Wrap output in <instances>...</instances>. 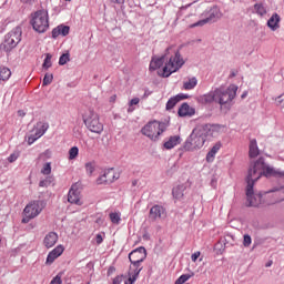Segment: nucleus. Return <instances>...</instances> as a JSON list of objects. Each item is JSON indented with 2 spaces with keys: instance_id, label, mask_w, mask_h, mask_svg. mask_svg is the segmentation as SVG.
Listing matches in <instances>:
<instances>
[{
  "instance_id": "nucleus-1",
  "label": "nucleus",
  "mask_w": 284,
  "mask_h": 284,
  "mask_svg": "<svg viewBox=\"0 0 284 284\" xmlns=\"http://www.w3.org/2000/svg\"><path fill=\"white\" fill-rule=\"evenodd\" d=\"M274 174H276V171L267 165L263 158H260L250 166L246 178V201L250 207H258V205L265 203V194L254 193V183L258 181L261 176H274Z\"/></svg>"
},
{
  "instance_id": "nucleus-2",
  "label": "nucleus",
  "mask_w": 284,
  "mask_h": 284,
  "mask_svg": "<svg viewBox=\"0 0 284 284\" xmlns=\"http://www.w3.org/2000/svg\"><path fill=\"white\" fill-rule=\"evenodd\" d=\"M222 130L220 124H205L195 128L187 140L184 143V150L187 152H194V150H201L205 145L207 139L216 136Z\"/></svg>"
},
{
  "instance_id": "nucleus-3",
  "label": "nucleus",
  "mask_w": 284,
  "mask_h": 284,
  "mask_svg": "<svg viewBox=\"0 0 284 284\" xmlns=\"http://www.w3.org/2000/svg\"><path fill=\"white\" fill-rule=\"evenodd\" d=\"M164 59L166 62L161 71H159V75L168 79L174 72H179L183 65H185V59L181 54V51L176 45H170L164 51Z\"/></svg>"
},
{
  "instance_id": "nucleus-4",
  "label": "nucleus",
  "mask_w": 284,
  "mask_h": 284,
  "mask_svg": "<svg viewBox=\"0 0 284 284\" xmlns=\"http://www.w3.org/2000/svg\"><path fill=\"white\" fill-rule=\"evenodd\" d=\"M148 258V251H145V247L141 246L135 250H133L129 254V261L131 265L129 266L128 271V280L124 282V284H134L136 283V278H139V275L141 274L143 266H141V263Z\"/></svg>"
},
{
  "instance_id": "nucleus-5",
  "label": "nucleus",
  "mask_w": 284,
  "mask_h": 284,
  "mask_svg": "<svg viewBox=\"0 0 284 284\" xmlns=\"http://www.w3.org/2000/svg\"><path fill=\"white\" fill-rule=\"evenodd\" d=\"M239 87L235 84H230L226 89L225 87H220L215 89L216 103L223 108V105H230L234 99H236V92Z\"/></svg>"
},
{
  "instance_id": "nucleus-6",
  "label": "nucleus",
  "mask_w": 284,
  "mask_h": 284,
  "mask_svg": "<svg viewBox=\"0 0 284 284\" xmlns=\"http://www.w3.org/2000/svg\"><path fill=\"white\" fill-rule=\"evenodd\" d=\"M31 26L33 30L40 34L48 32V28H50V16H48V10L42 9L36 11L32 14Z\"/></svg>"
},
{
  "instance_id": "nucleus-7",
  "label": "nucleus",
  "mask_w": 284,
  "mask_h": 284,
  "mask_svg": "<svg viewBox=\"0 0 284 284\" xmlns=\"http://www.w3.org/2000/svg\"><path fill=\"white\" fill-rule=\"evenodd\" d=\"M83 123L90 132H93V134L103 133V123H101V119L97 112L88 110L83 114Z\"/></svg>"
},
{
  "instance_id": "nucleus-8",
  "label": "nucleus",
  "mask_w": 284,
  "mask_h": 284,
  "mask_svg": "<svg viewBox=\"0 0 284 284\" xmlns=\"http://www.w3.org/2000/svg\"><path fill=\"white\" fill-rule=\"evenodd\" d=\"M45 207V204L41 200H34L31 201L23 210L24 217L22 219V223H30L32 219H37L41 212H43V209Z\"/></svg>"
},
{
  "instance_id": "nucleus-9",
  "label": "nucleus",
  "mask_w": 284,
  "mask_h": 284,
  "mask_svg": "<svg viewBox=\"0 0 284 284\" xmlns=\"http://www.w3.org/2000/svg\"><path fill=\"white\" fill-rule=\"evenodd\" d=\"M141 132L151 141H159L161 133L165 132V124L158 121L149 122L142 128Z\"/></svg>"
},
{
  "instance_id": "nucleus-10",
  "label": "nucleus",
  "mask_w": 284,
  "mask_h": 284,
  "mask_svg": "<svg viewBox=\"0 0 284 284\" xmlns=\"http://www.w3.org/2000/svg\"><path fill=\"white\" fill-rule=\"evenodd\" d=\"M21 42V29L16 28L11 32H9L4 40L6 50H12V48H17Z\"/></svg>"
},
{
  "instance_id": "nucleus-11",
  "label": "nucleus",
  "mask_w": 284,
  "mask_h": 284,
  "mask_svg": "<svg viewBox=\"0 0 284 284\" xmlns=\"http://www.w3.org/2000/svg\"><path fill=\"white\" fill-rule=\"evenodd\" d=\"M168 216V211L163 207V205L155 204L150 209L149 212V221L151 223H156V221H161Z\"/></svg>"
},
{
  "instance_id": "nucleus-12",
  "label": "nucleus",
  "mask_w": 284,
  "mask_h": 284,
  "mask_svg": "<svg viewBox=\"0 0 284 284\" xmlns=\"http://www.w3.org/2000/svg\"><path fill=\"white\" fill-rule=\"evenodd\" d=\"M68 201L73 205H83V202H81V183L78 182L71 186Z\"/></svg>"
},
{
  "instance_id": "nucleus-13",
  "label": "nucleus",
  "mask_w": 284,
  "mask_h": 284,
  "mask_svg": "<svg viewBox=\"0 0 284 284\" xmlns=\"http://www.w3.org/2000/svg\"><path fill=\"white\" fill-rule=\"evenodd\" d=\"M45 132H48V124L38 123L34 130V134H31L28 138V144L32 145V143H34V141H37L38 139H41V136H43Z\"/></svg>"
},
{
  "instance_id": "nucleus-14",
  "label": "nucleus",
  "mask_w": 284,
  "mask_h": 284,
  "mask_svg": "<svg viewBox=\"0 0 284 284\" xmlns=\"http://www.w3.org/2000/svg\"><path fill=\"white\" fill-rule=\"evenodd\" d=\"M264 202L266 205H276V203H281L276 187H273L271 191L264 193Z\"/></svg>"
},
{
  "instance_id": "nucleus-15",
  "label": "nucleus",
  "mask_w": 284,
  "mask_h": 284,
  "mask_svg": "<svg viewBox=\"0 0 284 284\" xmlns=\"http://www.w3.org/2000/svg\"><path fill=\"white\" fill-rule=\"evenodd\" d=\"M63 252H65V247L63 245L60 244V245L55 246L51 252H49V254L47 256L45 264L52 265V263H54V260L59 258V256H61V254H63Z\"/></svg>"
},
{
  "instance_id": "nucleus-16",
  "label": "nucleus",
  "mask_w": 284,
  "mask_h": 284,
  "mask_svg": "<svg viewBox=\"0 0 284 284\" xmlns=\"http://www.w3.org/2000/svg\"><path fill=\"white\" fill-rule=\"evenodd\" d=\"M59 241V235L55 232H49L43 240V245L47 250L54 247Z\"/></svg>"
},
{
  "instance_id": "nucleus-17",
  "label": "nucleus",
  "mask_w": 284,
  "mask_h": 284,
  "mask_svg": "<svg viewBox=\"0 0 284 284\" xmlns=\"http://www.w3.org/2000/svg\"><path fill=\"white\" fill-rule=\"evenodd\" d=\"M165 62H166L165 54H163L160 58L153 57L150 62L149 70H151V72H154V70H159L160 68H163V65H165Z\"/></svg>"
},
{
  "instance_id": "nucleus-18",
  "label": "nucleus",
  "mask_w": 284,
  "mask_h": 284,
  "mask_svg": "<svg viewBox=\"0 0 284 284\" xmlns=\"http://www.w3.org/2000/svg\"><path fill=\"white\" fill-rule=\"evenodd\" d=\"M179 116H194L196 110L187 103H182L178 111Z\"/></svg>"
},
{
  "instance_id": "nucleus-19",
  "label": "nucleus",
  "mask_w": 284,
  "mask_h": 284,
  "mask_svg": "<svg viewBox=\"0 0 284 284\" xmlns=\"http://www.w3.org/2000/svg\"><path fill=\"white\" fill-rule=\"evenodd\" d=\"M214 19H219V12H216V9L211 10L210 17H207L206 19H203L193 24H190V28H199V27L205 26V23H210V21H214Z\"/></svg>"
},
{
  "instance_id": "nucleus-20",
  "label": "nucleus",
  "mask_w": 284,
  "mask_h": 284,
  "mask_svg": "<svg viewBox=\"0 0 284 284\" xmlns=\"http://www.w3.org/2000/svg\"><path fill=\"white\" fill-rule=\"evenodd\" d=\"M280 23H281V16H278V13H273L267 21V26L273 32H276V30L281 28Z\"/></svg>"
},
{
  "instance_id": "nucleus-21",
  "label": "nucleus",
  "mask_w": 284,
  "mask_h": 284,
  "mask_svg": "<svg viewBox=\"0 0 284 284\" xmlns=\"http://www.w3.org/2000/svg\"><path fill=\"white\" fill-rule=\"evenodd\" d=\"M181 143V136L180 135H173L170 136L166 142H164L165 150H172L176 148V145H180Z\"/></svg>"
},
{
  "instance_id": "nucleus-22",
  "label": "nucleus",
  "mask_w": 284,
  "mask_h": 284,
  "mask_svg": "<svg viewBox=\"0 0 284 284\" xmlns=\"http://www.w3.org/2000/svg\"><path fill=\"white\" fill-rule=\"evenodd\" d=\"M184 99H187V95H185V94H178V95L171 98V99L166 102V110H172V109H174V106L176 105V103H179V101H183Z\"/></svg>"
},
{
  "instance_id": "nucleus-23",
  "label": "nucleus",
  "mask_w": 284,
  "mask_h": 284,
  "mask_svg": "<svg viewBox=\"0 0 284 284\" xmlns=\"http://www.w3.org/2000/svg\"><path fill=\"white\" fill-rule=\"evenodd\" d=\"M258 154H260L258 144L256 143V139H253L250 141L248 156L251 159H256V156H258Z\"/></svg>"
},
{
  "instance_id": "nucleus-24",
  "label": "nucleus",
  "mask_w": 284,
  "mask_h": 284,
  "mask_svg": "<svg viewBox=\"0 0 284 284\" xmlns=\"http://www.w3.org/2000/svg\"><path fill=\"white\" fill-rule=\"evenodd\" d=\"M104 178L106 183H114V181L119 180V173L114 169H109L104 172Z\"/></svg>"
},
{
  "instance_id": "nucleus-25",
  "label": "nucleus",
  "mask_w": 284,
  "mask_h": 284,
  "mask_svg": "<svg viewBox=\"0 0 284 284\" xmlns=\"http://www.w3.org/2000/svg\"><path fill=\"white\" fill-rule=\"evenodd\" d=\"M12 77V71L8 67L0 65V82L9 81Z\"/></svg>"
},
{
  "instance_id": "nucleus-26",
  "label": "nucleus",
  "mask_w": 284,
  "mask_h": 284,
  "mask_svg": "<svg viewBox=\"0 0 284 284\" xmlns=\"http://www.w3.org/2000/svg\"><path fill=\"white\" fill-rule=\"evenodd\" d=\"M219 150H221V143H216L206 154V161L207 163H212L214 161V158L216 154H219Z\"/></svg>"
},
{
  "instance_id": "nucleus-27",
  "label": "nucleus",
  "mask_w": 284,
  "mask_h": 284,
  "mask_svg": "<svg viewBox=\"0 0 284 284\" xmlns=\"http://www.w3.org/2000/svg\"><path fill=\"white\" fill-rule=\"evenodd\" d=\"M183 192H185V186H174L172 191L173 197H175L176 201H181V199H183Z\"/></svg>"
},
{
  "instance_id": "nucleus-28",
  "label": "nucleus",
  "mask_w": 284,
  "mask_h": 284,
  "mask_svg": "<svg viewBox=\"0 0 284 284\" xmlns=\"http://www.w3.org/2000/svg\"><path fill=\"white\" fill-rule=\"evenodd\" d=\"M203 103H216V90L213 92L206 93L202 97Z\"/></svg>"
},
{
  "instance_id": "nucleus-29",
  "label": "nucleus",
  "mask_w": 284,
  "mask_h": 284,
  "mask_svg": "<svg viewBox=\"0 0 284 284\" xmlns=\"http://www.w3.org/2000/svg\"><path fill=\"white\" fill-rule=\"evenodd\" d=\"M254 10H255L256 14H258L260 17H265V14H267V9L265 8V6L263 3H255Z\"/></svg>"
},
{
  "instance_id": "nucleus-30",
  "label": "nucleus",
  "mask_w": 284,
  "mask_h": 284,
  "mask_svg": "<svg viewBox=\"0 0 284 284\" xmlns=\"http://www.w3.org/2000/svg\"><path fill=\"white\" fill-rule=\"evenodd\" d=\"M199 80L196 78H191L189 81L183 83L184 90H194L195 85H197Z\"/></svg>"
},
{
  "instance_id": "nucleus-31",
  "label": "nucleus",
  "mask_w": 284,
  "mask_h": 284,
  "mask_svg": "<svg viewBox=\"0 0 284 284\" xmlns=\"http://www.w3.org/2000/svg\"><path fill=\"white\" fill-rule=\"evenodd\" d=\"M41 174H43L44 176H50V174H52V163H44L41 169Z\"/></svg>"
},
{
  "instance_id": "nucleus-32",
  "label": "nucleus",
  "mask_w": 284,
  "mask_h": 284,
  "mask_svg": "<svg viewBox=\"0 0 284 284\" xmlns=\"http://www.w3.org/2000/svg\"><path fill=\"white\" fill-rule=\"evenodd\" d=\"M109 219L114 225H119L121 223V214L119 213H110Z\"/></svg>"
},
{
  "instance_id": "nucleus-33",
  "label": "nucleus",
  "mask_w": 284,
  "mask_h": 284,
  "mask_svg": "<svg viewBox=\"0 0 284 284\" xmlns=\"http://www.w3.org/2000/svg\"><path fill=\"white\" fill-rule=\"evenodd\" d=\"M42 68H44L45 70L52 68V54L47 53Z\"/></svg>"
},
{
  "instance_id": "nucleus-34",
  "label": "nucleus",
  "mask_w": 284,
  "mask_h": 284,
  "mask_svg": "<svg viewBox=\"0 0 284 284\" xmlns=\"http://www.w3.org/2000/svg\"><path fill=\"white\" fill-rule=\"evenodd\" d=\"M77 156H79V148L77 146H72L69 151V159L70 161L77 159Z\"/></svg>"
},
{
  "instance_id": "nucleus-35",
  "label": "nucleus",
  "mask_w": 284,
  "mask_h": 284,
  "mask_svg": "<svg viewBox=\"0 0 284 284\" xmlns=\"http://www.w3.org/2000/svg\"><path fill=\"white\" fill-rule=\"evenodd\" d=\"M70 61V53H64L59 59V65H65Z\"/></svg>"
},
{
  "instance_id": "nucleus-36",
  "label": "nucleus",
  "mask_w": 284,
  "mask_h": 284,
  "mask_svg": "<svg viewBox=\"0 0 284 284\" xmlns=\"http://www.w3.org/2000/svg\"><path fill=\"white\" fill-rule=\"evenodd\" d=\"M52 79H54V75L47 73L43 78L42 85H50V83H52Z\"/></svg>"
},
{
  "instance_id": "nucleus-37",
  "label": "nucleus",
  "mask_w": 284,
  "mask_h": 284,
  "mask_svg": "<svg viewBox=\"0 0 284 284\" xmlns=\"http://www.w3.org/2000/svg\"><path fill=\"white\" fill-rule=\"evenodd\" d=\"M94 163L93 162H88L85 164V170H87V173L92 176V173L94 172Z\"/></svg>"
},
{
  "instance_id": "nucleus-38",
  "label": "nucleus",
  "mask_w": 284,
  "mask_h": 284,
  "mask_svg": "<svg viewBox=\"0 0 284 284\" xmlns=\"http://www.w3.org/2000/svg\"><path fill=\"white\" fill-rule=\"evenodd\" d=\"M60 30V34H62V37H68V34H70V27L64 26V27H58Z\"/></svg>"
},
{
  "instance_id": "nucleus-39",
  "label": "nucleus",
  "mask_w": 284,
  "mask_h": 284,
  "mask_svg": "<svg viewBox=\"0 0 284 284\" xmlns=\"http://www.w3.org/2000/svg\"><path fill=\"white\" fill-rule=\"evenodd\" d=\"M243 245L244 247H250L252 245V236L244 235Z\"/></svg>"
},
{
  "instance_id": "nucleus-40",
  "label": "nucleus",
  "mask_w": 284,
  "mask_h": 284,
  "mask_svg": "<svg viewBox=\"0 0 284 284\" xmlns=\"http://www.w3.org/2000/svg\"><path fill=\"white\" fill-rule=\"evenodd\" d=\"M275 103L276 105H278L280 108H284V93L281 94L280 97H277L275 99Z\"/></svg>"
},
{
  "instance_id": "nucleus-41",
  "label": "nucleus",
  "mask_w": 284,
  "mask_h": 284,
  "mask_svg": "<svg viewBox=\"0 0 284 284\" xmlns=\"http://www.w3.org/2000/svg\"><path fill=\"white\" fill-rule=\"evenodd\" d=\"M97 185H108V181H105L104 174L97 179Z\"/></svg>"
},
{
  "instance_id": "nucleus-42",
  "label": "nucleus",
  "mask_w": 284,
  "mask_h": 284,
  "mask_svg": "<svg viewBox=\"0 0 284 284\" xmlns=\"http://www.w3.org/2000/svg\"><path fill=\"white\" fill-rule=\"evenodd\" d=\"M276 190H277V196H280V203H282V201H284V186L276 187Z\"/></svg>"
},
{
  "instance_id": "nucleus-43",
  "label": "nucleus",
  "mask_w": 284,
  "mask_h": 284,
  "mask_svg": "<svg viewBox=\"0 0 284 284\" xmlns=\"http://www.w3.org/2000/svg\"><path fill=\"white\" fill-rule=\"evenodd\" d=\"M17 159H19V152H14L11 155H9L8 161H9V163H14V161H17Z\"/></svg>"
},
{
  "instance_id": "nucleus-44",
  "label": "nucleus",
  "mask_w": 284,
  "mask_h": 284,
  "mask_svg": "<svg viewBox=\"0 0 284 284\" xmlns=\"http://www.w3.org/2000/svg\"><path fill=\"white\" fill-rule=\"evenodd\" d=\"M201 256V251H196L195 253H193L191 255V260L193 263H196V261H199V257Z\"/></svg>"
},
{
  "instance_id": "nucleus-45",
  "label": "nucleus",
  "mask_w": 284,
  "mask_h": 284,
  "mask_svg": "<svg viewBox=\"0 0 284 284\" xmlns=\"http://www.w3.org/2000/svg\"><path fill=\"white\" fill-rule=\"evenodd\" d=\"M51 284H63V281L61 280V275H57L55 277H53V280L51 281Z\"/></svg>"
},
{
  "instance_id": "nucleus-46",
  "label": "nucleus",
  "mask_w": 284,
  "mask_h": 284,
  "mask_svg": "<svg viewBox=\"0 0 284 284\" xmlns=\"http://www.w3.org/2000/svg\"><path fill=\"white\" fill-rule=\"evenodd\" d=\"M113 284H121L123 283V275H118L113 278Z\"/></svg>"
},
{
  "instance_id": "nucleus-47",
  "label": "nucleus",
  "mask_w": 284,
  "mask_h": 284,
  "mask_svg": "<svg viewBox=\"0 0 284 284\" xmlns=\"http://www.w3.org/2000/svg\"><path fill=\"white\" fill-rule=\"evenodd\" d=\"M140 101H141V100H140L139 98H133V99L129 102L130 108H132V105H139Z\"/></svg>"
},
{
  "instance_id": "nucleus-48",
  "label": "nucleus",
  "mask_w": 284,
  "mask_h": 284,
  "mask_svg": "<svg viewBox=\"0 0 284 284\" xmlns=\"http://www.w3.org/2000/svg\"><path fill=\"white\" fill-rule=\"evenodd\" d=\"M40 187H48L50 185V181L48 179L40 181Z\"/></svg>"
},
{
  "instance_id": "nucleus-49",
  "label": "nucleus",
  "mask_w": 284,
  "mask_h": 284,
  "mask_svg": "<svg viewBox=\"0 0 284 284\" xmlns=\"http://www.w3.org/2000/svg\"><path fill=\"white\" fill-rule=\"evenodd\" d=\"M59 34H61V31H60L59 27L52 30L53 39H57V37H59Z\"/></svg>"
},
{
  "instance_id": "nucleus-50",
  "label": "nucleus",
  "mask_w": 284,
  "mask_h": 284,
  "mask_svg": "<svg viewBox=\"0 0 284 284\" xmlns=\"http://www.w3.org/2000/svg\"><path fill=\"white\" fill-rule=\"evenodd\" d=\"M95 241H97V244H98V245H101V243H103V236H102L101 234H98V235L95 236Z\"/></svg>"
},
{
  "instance_id": "nucleus-51",
  "label": "nucleus",
  "mask_w": 284,
  "mask_h": 284,
  "mask_svg": "<svg viewBox=\"0 0 284 284\" xmlns=\"http://www.w3.org/2000/svg\"><path fill=\"white\" fill-rule=\"evenodd\" d=\"M114 272H116V267L110 266L108 270V276H112V274H114Z\"/></svg>"
},
{
  "instance_id": "nucleus-52",
  "label": "nucleus",
  "mask_w": 284,
  "mask_h": 284,
  "mask_svg": "<svg viewBox=\"0 0 284 284\" xmlns=\"http://www.w3.org/2000/svg\"><path fill=\"white\" fill-rule=\"evenodd\" d=\"M112 1H113V3H119V4L125 3V0H112Z\"/></svg>"
},
{
  "instance_id": "nucleus-53",
  "label": "nucleus",
  "mask_w": 284,
  "mask_h": 284,
  "mask_svg": "<svg viewBox=\"0 0 284 284\" xmlns=\"http://www.w3.org/2000/svg\"><path fill=\"white\" fill-rule=\"evenodd\" d=\"M138 183H139V181H138V180H133V181H132V185H133V186H136V185H138Z\"/></svg>"
},
{
  "instance_id": "nucleus-54",
  "label": "nucleus",
  "mask_w": 284,
  "mask_h": 284,
  "mask_svg": "<svg viewBox=\"0 0 284 284\" xmlns=\"http://www.w3.org/2000/svg\"><path fill=\"white\" fill-rule=\"evenodd\" d=\"M272 266V262L266 264V267H271Z\"/></svg>"
},
{
  "instance_id": "nucleus-55",
  "label": "nucleus",
  "mask_w": 284,
  "mask_h": 284,
  "mask_svg": "<svg viewBox=\"0 0 284 284\" xmlns=\"http://www.w3.org/2000/svg\"><path fill=\"white\" fill-rule=\"evenodd\" d=\"M280 176H284V172L280 173Z\"/></svg>"
},
{
  "instance_id": "nucleus-56",
  "label": "nucleus",
  "mask_w": 284,
  "mask_h": 284,
  "mask_svg": "<svg viewBox=\"0 0 284 284\" xmlns=\"http://www.w3.org/2000/svg\"><path fill=\"white\" fill-rule=\"evenodd\" d=\"M242 99H245V94H242Z\"/></svg>"
},
{
  "instance_id": "nucleus-57",
  "label": "nucleus",
  "mask_w": 284,
  "mask_h": 284,
  "mask_svg": "<svg viewBox=\"0 0 284 284\" xmlns=\"http://www.w3.org/2000/svg\"><path fill=\"white\" fill-rule=\"evenodd\" d=\"M133 110L132 109H129L128 112H132Z\"/></svg>"
},
{
  "instance_id": "nucleus-58",
  "label": "nucleus",
  "mask_w": 284,
  "mask_h": 284,
  "mask_svg": "<svg viewBox=\"0 0 284 284\" xmlns=\"http://www.w3.org/2000/svg\"><path fill=\"white\" fill-rule=\"evenodd\" d=\"M87 284H90V282H88Z\"/></svg>"
}]
</instances>
